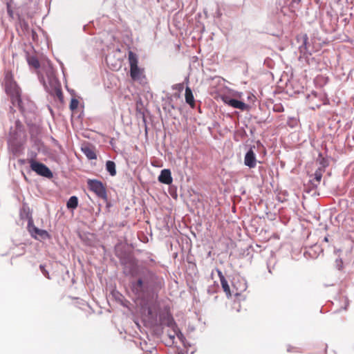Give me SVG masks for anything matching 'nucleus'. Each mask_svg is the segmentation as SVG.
<instances>
[{"label":"nucleus","instance_id":"obj_1","mask_svg":"<svg viewBox=\"0 0 354 354\" xmlns=\"http://www.w3.org/2000/svg\"><path fill=\"white\" fill-rule=\"evenodd\" d=\"M139 279L132 283V290L139 297L158 292L164 286V280L148 269L140 272Z\"/></svg>","mask_w":354,"mask_h":354},{"label":"nucleus","instance_id":"obj_2","mask_svg":"<svg viewBox=\"0 0 354 354\" xmlns=\"http://www.w3.org/2000/svg\"><path fill=\"white\" fill-rule=\"evenodd\" d=\"M4 86L6 93L10 95L13 105L21 107V89L14 80L11 71H7L4 77Z\"/></svg>","mask_w":354,"mask_h":354},{"label":"nucleus","instance_id":"obj_3","mask_svg":"<svg viewBox=\"0 0 354 354\" xmlns=\"http://www.w3.org/2000/svg\"><path fill=\"white\" fill-rule=\"evenodd\" d=\"M130 76L133 81H141L145 77L144 68L138 66V56L131 50L128 52Z\"/></svg>","mask_w":354,"mask_h":354},{"label":"nucleus","instance_id":"obj_4","mask_svg":"<svg viewBox=\"0 0 354 354\" xmlns=\"http://www.w3.org/2000/svg\"><path fill=\"white\" fill-rule=\"evenodd\" d=\"M88 189L94 192L98 197L106 199L107 197L106 187L104 184L97 180L88 179L87 181Z\"/></svg>","mask_w":354,"mask_h":354},{"label":"nucleus","instance_id":"obj_5","mask_svg":"<svg viewBox=\"0 0 354 354\" xmlns=\"http://www.w3.org/2000/svg\"><path fill=\"white\" fill-rule=\"evenodd\" d=\"M30 168L32 171L36 172L38 175L44 176L46 178H52L53 173L50 169L44 164L35 161L33 158L28 160Z\"/></svg>","mask_w":354,"mask_h":354},{"label":"nucleus","instance_id":"obj_6","mask_svg":"<svg viewBox=\"0 0 354 354\" xmlns=\"http://www.w3.org/2000/svg\"><path fill=\"white\" fill-rule=\"evenodd\" d=\"M244 163L250 168H254L257 164L256 156L252 149H250L245 154Z\"/></svg>","mask_w":354,"mask_h":354},{"label":"nucleus","instance_id":"obj_7","mask_svg":"<svg viewBox=\"0 0 354 354\" xmlns=\"http://www.w3.org/2000/svg\"><path fill=\"white\" fill-rule=\"evenodd\" d=\"M224 102L229 106L242 111L245 110L248 107V105L245 103L236 99H225L224 100Z\"/></svg>","mask_w":354,"mask_h":354},{"label":"nucleus","instance_id":"obj_8","mask_svg":"<svg viewBox=\"0 0 354 354\" xmlns=\"http://www.w3.org/2000/svg\"><path fill=\"white\" fill-rule=\"evenodd\" d=\"M158 180L162 183L170 185L173 181L170 170L166 169L162 170L158 176Z\"/></svg>","mask_w":354,"mask_h":354},{"label":"nucleus","instance_id":"obj_9","mask_svg":"<svg viewBox=\"0 0 354 354\" xmlns=\"http://www.w3.org/2000/svg\"><path fill=\"white\" fill-rule=\"evenodd\" d=\"M326 165H323L322 167H319L316 171L314 173V174L313 175V178L312 179V180L313 181V184L317 186L318 184H319L321 180H322V176H323V174L324 172V168H325Z\"/></svg>","mask_w":354,"mask_h":354},{"label":"nucleus","instance_id":"obj_10","mask_svg":"<svg viewBox=\"0 0 354 354\" xmlns=\"http://www.w3.org/2000/svg\"><path fill=\"white\" fill-rule=\"evenodd\" d=\"M185 97L186 103H187L192 108H194V106H195L194 97L192 89L189 86H187L185 88Z\"/></svg>","mask_w":354,"mask_h":354},{"label":"nucleus","instance_id":"obj_11","mask_svg":"<svg viewBox=\"0 0 354 354\" xmlns=\"http://www.w3.org/2000/svg\"><path fill=\"white\" fill-rule=\"evenodd\" d=\"M82 150L84 154L89 159V160H95L97 158V156L95 151L93 147L86 146L82 148Z\"/></svg>","mask_w":354,"mask_h":354},{"label":"nucleus","instance_id":"obj_12","mask_svg":"<svg viewBox=\"0 0 354 354\" xmlns=\"http://www.w3.org/2000/svg\"><path fill=\"white\" fill-rule=\"evenodd\" d=\"M106 169L111 176H114L116 174L115 164L112 160H108L106 162Z\"/></svg>","mask_w":354,"mask_h":354},{"label":"nucleus","instance_id":"obj_13","mask_svg":"<svg viewBox=\"0 0 354 354\" xmlns=\"http://www.w3.org/2000/svg\"><path fill=\"white\" fill-rule=\"evenodd\" d=\"M78 205V198L75 196H71L66 203V207L68 209H75Z\"/></svg>","mask_w":354,"mask_h":354},{"label":"nucleus","instance_id":"obj_14","mask_svg":"<svg viewBox=\"0 0 354 354\" xmlns=\"http://www.w3.org/2000/svg\"><path fill=\"white\" fill-rule=\"evenodd\" d=\"M28 63L30 66L35 69H37L40 67L39 62L35 56H29L28 57Z\"/></svg>","mask_w":354,"mask_h":354},{"label":"nucleus","instance_id":"obj_15","mask_svg":"<svg viewBox=\"0 0 354 354\" xmlns=\"http://www.w3.org/2000/svg\"><path fill=\"white\" fill-rule=\"evenodd\" d=\"M221 283L223 290L225 292L226 296L227 297H230L232 295H231L230 288V286L228 285L227 280L223 279L222 281H221Z\"/></svg>","mask_w":354,"mask_h":354},{"label":"nucleus","instance_id":"obj_16","mask_svg":"<svg viewBox=\"0 0 354 354\" xmlns=\"http://www.w3.org/2000/svg\"><path fill=\"white\" fill-rule=\"evenodd\" d=\"M33 231L41 238H46L49 236L48 232L44 230H40L37 227H34Z\"/></svg>","mask_w":354,"mask_h":354},{"label":"nucleus","instance_id":"obj_17","mask_svg":"<svg viewBox=\"0 0 354 354\" xmlns=\"http://www.w3.org/2000/svg\"><path fill=\"white\" fill-rule=\"evenodd\" d=\"M55 94L61 102L63 101L64 96L60 88L57 87L55 88Z\"/></svg>","mask_w":354,"mask_h":354},{"label":"nucleus","instance_id":"obj_18","mask_svg":"<svg viewBox=\"0 0 354 354\" xmlns=\"http://www.w3.org/2000/svg\"><path fill=\"white\" fill-rule=\"evenodd\" d=\"M79 101L77 99L73 98L70 102V109L73 111L78 106Z\"/></svg>","mask_w":354,"mask_h":354},{"label":"nucleus","instance_id":"obj_19","mask_svg":"<svg viewBox=\"0 0 354 354\" xmlns=\"http://www.w3.org/2000/svg\"><path fill=\"white\" fill-rule=\"evenodd\" d=\"M39 268L42 272V274L48 279H50L48 272L46 270L45 266L44 265H40Z\"/></svg>","mask_w":354,"mask_h":354},{"label":"nucleus","instance_id":"obj_20","mask_svg":"<svg viewBox=\"0 0 354 354\" xmlns=\"http://www.w3.org/2000/svg\"><path fill=\"white\" fill-rule=\"evenodd\" d=\"M168 326L173 327L174 325V321L173 318L170 316H167V323H165Z\"/></svg>","mask_w":354,"mask_h":354},{"label":"nucleus","instance_id":"obj_21","mask_svg":"<svg viewBox=\"0 0 354 354\" xmlns=\"http://www.w3.org/2000/svg\"><path fill=\"white\" fill-rule=\"evenodd\" d=\"M336 264L339 270H342L343 268V261L341 259L336 260Z\"/></svg>","mask_w":354,"mask_h":354},{"label":"nucleus","instance_id":"obj_22","mask_svg":"<svg viewBox=\"0 0 354 354\" xmlns=\"http://www.w3.org/2000/svg\"><path fill=\"white\" fill-rule=\"evenodd\" d=\"M217 272H218V275L220 279V281H222L223 279H226L221 270H218Z\"/></svg>","mask_w":354,"mask_h":354},{"label":"nucleus","instance_id":"obj_23","mask_svg":"<svg viewBox=\"0 0 354 354\" xmlns=\"http://www.w3.org/2000/svg\"><path fill=\"white\" fill-rule=\"evenodd\" d=\"M7 12H8V14L12 17V10L10 8V6L9 4L7 5Z\"/></svg>","mask_w":354,"mask_h":354},{"label":"nucleus","instance_id":"obj_24","mask_svg":"<svg viewBox=\"0 0 354 354\" xmlns=\"http://www.w3.org/2000/svg\"><path fill=\"white\" fill-rule=\"evenodd\" d=\"M324 241H326V242H328V237H326V236L324 238Z\"/></svg>","mask_w":354,"mask_h":354}]
</instances>
